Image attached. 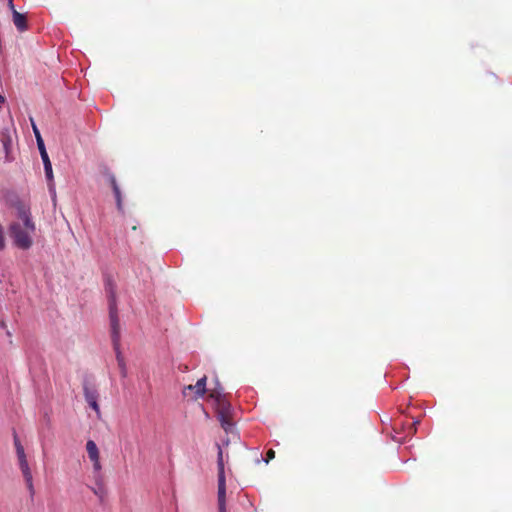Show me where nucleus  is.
Masks as SVG:
<instances>
[{
  "label": "nucleus",
  "instance_id": "obj_26",
  "mask_svg": "<svg viewBox=\"0 0 512 512\" xmlns=\"http://www.w3.org/2000/svg\"><path fill=\"white\" fill-rule=\"evenodd\" d=\"M7 2H8V7H9L11 13L14 14V11H17V10L14 6L13 0H7Z\"/></svg>",
  "mask_w": 512,
  "mask_h": 512
},
{
  "label": "nucleus",
  "instance_id": "obj_13",
  "mask_svg": "<svg viewBox=\"0 0 512 512\" xmlns=\"http://www.w3.org/2000/svg\"><path fill=\"white\" fill-rule=\"evenodd\" d=\"M86 450L90 460H96V458L100 457L98 447L93 440L87 441Z\"/></svg>",
  "mask_w": 512,
  "mask_h": 512
},
{
  "label": "nucleus",
  "instance_id": "obj_19",
  "mask_svg": "<svg viewBox=\"0 0 512 512\" xmlns=\"http://www.w3.org/2000/svg\"><path fill=\"white\" fill-rule=\"evenodd\" d=\"M14 445H15V448H16V453L17 455H19L21 452H25L24 451V447L22 446L20 440H19V437L17 435V433L14 431Z\"/></svg>",
  "mask_w": 512,
  "mask_h": 512
},
{
  "label": "nucleus",
  "instance_id": "obj_24",
  "mask_svg": "<svg viewBox=\"0 0 512 512\" xmlns=\"http://www.w3.org/2000/svg\"><path fill=\"white\" fill-rule=\"evenodd\" d=\"M221 391V395L223 394V388L221 387L220 383L216 381V388L211 392V394L215 393L217 395V392Z\"/></svg>",
  "mask_w": 512,
  "mask_h": 512
},
{
  "label": "nucleus",
  "instance_id": "obj_11",
  "mask_svg": "<svg viewBox=\"0 0 512 512\" xmlns=\"http://www.w3.org/2000/svg\"><path fill=\"white\" fill-rule=\"evenodd\" d=\"M18 217L23 221V224L28 231L32 233L35 231V224L32 220L31 213L27 208L24 206L19 207Z\"/></svg>",
  "mask_w": 512,
  "mask_h": 512
},
{
  "label": "nucleus",
  "instance_id": "obj_7",
  "mask_svg": "<svg viewBox=\"0 0 512 512\" xmlns=\"http://www.w3.org/2000/svg\"><path fill=\"white\" fill-rule=\"evenodd\" d=\"M206 383H207V377L203 376L200 379L197 380L195 385H187L184 386L182 390V394L184 397L189 396L190 392H193L194 395L192 397L193 400H197L201 397H203L206 393Z\"/></svg>",
  "mask_w": 512,
  "mask_h": 512
},
{
  "label": "nucleus",
  "instance_id": "obj_12",
  "mask_svg": "<svg viewBox=\"0 0 512 512\" xmlns=\"http://www.w3.org/2000/svg\"><path fill=\"white\" fill-rule=\"evenodd\" d=\"M12 18L13 23L19 32H24L28 29L27 18L25 14H22L18 11H14V14H12Z\"/></svg>",
  "mask_w": 512,
  "mask_h": 512
},
{
  "label": "nucleus",
  "instance_id": "obj_3",
  "mask_svg": "<svg viewBox=\"0 0 512 512\" xmlns=\"http://www.w3.org/2000/svg\"><path fill=\"white\" fill-rule=\"evenodd\" d=\"M38 150L40 152V156H41V159L43 162L45 177H46V180L48 183V188H49V193L51 194L52 199L55 200L56 190H55L53 169H52V164H51L50 158L48 156V153L46 151L44 142L39 141Z\"/></svg>",
  "mask_w": 512,
  "mask_h": 512
},
{
  "label": "nucleus",
  "instance_id": "obj_25",
  "mask_svg": "<svg viewBox=\"0 0 512 512\" xmlns=\"http://www.w3.org/2000/svg\"><path fill=\"white\" fill-rule=\"evenodd\" d=\"M275 456V452L271 449L267 452V459L265 460L266 463L269 462L270 459H273Z\"/></svg>",
  "mask_w": 512,
  "mask_h": 512
},
{
  "label": "nucleus",
  "instance_id": "obj_22",
  "mask_svg": "<svg viewBox=\"0 0 512 512\" xmlns=\"http://www.w3.org/2000/svg\"><path fill=\"white\" fill-rule=\"evenodd\" d=\"M419 420H414L413 423L409 425L408 434H414L416 432V425L419 424Z\"/></svg>",
  "mask_w": 512,
  "mask_h": 512
},
{
  "label": "nucleus",
  "instance_id": "obj_15",
  "mask_svg": "<svg viewBox=\"0 0 512 512\" xmlns=\"http://www.w3.org/2000/svg\"><path fill=\"white\" fill-rule=\"evenodd\" d=\"M95 482H96V486L95 487H92V491L93 493L99 497V499L102 501L104 496H105V489H104V485H103V482H102V478L100 479H95Z\"/></svg>",
  "mask_w": 512,
  "mask_h": 512
},
{
  "label": "nucleus",
  "instance_id": "obj_20",
  "mask_svg": "<svg viewBox=\"0 0 512 512\" xmlns=\"http://www.w3.org/2000/svg\"><path fill=\"white\" fill-rule=\"evenodd\" d=\"M31 123H32V128H33V132H34V135H35V138H36V142H37V147L39 146V141L40 142H44L42 137H41V134L36 126V124L33 122V120L31 119Z\"/></svg>",
  "mask_w": 512,
  "mask_h": 512
},
{
  "label": "nucleus",
  "instance_id": "obj_21",
  "mask_svg": "<svg viewBox=\"0 0 512 512\" xmlns=\"http://www.w3.org/2000/svg\"><path fill=\"white\" fill-rule=\"evenodd\" d=\"M22 475L24 477V480H25L26 484H30L31 482H33V476H32V473H31L30 469L26 470V471H23Z\"/></svg>",
  "mask_w": 512,
  "mask_h": 512
},
{
  "label": "nucleus",
  "instance_id": "obj_8",
  "mask_svg": "<svg viewBox=\"0 0 512 512\" xmlns=\"http://www.w3.org/2000/svg\"><path fill=\"white\" fill-rule=\"evenodd\" d=\"M15 129L11 127H5L0 132V141L2 142L3 149L5 152V159L7 162H11L13 158L10 157V151L13 143V135Z\"/></svg>",
  "mask_w": 512,
  "mask_h": 512
},
{
  "label": "nucleus",
  "instance_id": "obj_1",
  "mask_svg": "<svg viewBox=\"0 0 512 512\" xmlns=\"http://www.w3.org/2000/svg\"><path fill=\"white\" fill-rule=\"evenodd\" d=\"M217 445V468H218V508L219 512L226 511V478L224 471L223 451L219 444Z\"/></svg>",
  "mask_w": 512,
  "mask_h": 512
},
{
  "label": "nucleus",
  "instance_id": "obj_29",
  "mask_svg": "<svg viewBox=\"0 0 512 512\" xmlns=\"http://www.w3.org/2000/svg\"><path fill=\"white\" fill-rule=\"evenodd\" d=\"M228 444H229V439H226V440L224 441V445H228Z\"/></svg>",
  "mask_w": 512,
  "mask_h": 512
},
{
  "label": "nucleus",
  "instance_id": "obj_9",
  "mask_svg": "<svg viewBox=\"0 0 512 512\" xmlns=\"http://www.w3.org/2000/svg\"><path fill=\"white\" fill-rule=\"evenodd\" d=\"M84 398L88 405L97 413H100V407L98 404V391L94 386L88 384L87 381L83 384Z\"/></svg>",
  "mask_w": 512,
  "mask_h": 512
},
{
  "label": "nucleus",
  "instance_id": "obj_17",
  "mask_svg": "<svg viewBox=\"0 0 512 512\" xmlns=\"http://www.w3.org/2000/svg\"><path fill=\"white\" fill-rule=\"evenodd\" d=\"M17 457H18V462H19V467H20L21 472L29 470L30 468H29L28 461L26 459L25 452H21L19 455H17Z\"/></svg>",
  "mask_w": 512,
  "mask_h": 512
},
{
  "label": "nucleus",
  "instance_id": "obj_2",
  "mask_svg": "<svg viewBox=\"0 0 512 512\" xmlns=\"http://www.w3.org/2000/svg\"><path fill=\"white\" fill-rule=\"evenodd\" d=\"M105 292L108 298L110 327L120 326L116 299V287L110 278H107L105 281Z\"/></svg>",
  "mask_w": 512,
  "mask_h": 512
},
{
  "label": "nucleus",
  "instance_id": "obj_23",
  "mask_svg": "<svg viewBox=\"0 0 512 512\" xmlns=\"http://www.w3.org/2000/svg\"><path fill=\"white\" fill-rule=\"evenodd\" d=\"M26 486L29 491L31 499H33L34 495H35V488H34L33 482H31L30 484H26Z\"/></svg>",
  "mask_w": 512,
  "mask_h": 512
},
{
  "label": "nucleus",
  "instance_id": "obj_10",
  "mask_svg": "<svg viewBox=\"0 0 512 512\" xmlns=\"http://www.w3.org/2000/svg\"><path fill=\"white\" fill-rule=\"evenodd\" d=\"M107 178H108L107 180H108L109 184L111 185V188H112L115 200H116L117 210L123 214L124 207H123V199H122L121 189L117 183V180H116L114 174L108 173Z\"/></svg>",
  "mask_w": 512,
  "mask_h": 512
},
{
  "label": "nucleus",
  "instance_id": "obj_4",
  "mask_svg": "<svg viewBox=\"0 0 512 512\" xmlns=\"http://www.w3.org/2000/svg\"><path fill=\"white\" fill-rule=\"evenodd\" d=\"M11 235L14 244L23 250H28L33 241L27 231L23 230L18 223H14L10 226Z\"/></svg>",
  "mask_w": 512,
  "mask_h": 512
},
{
  "label": "nucleus",
  "instance_id": "obj_16",
  "mask_svg": "<svg viewBox=\"0 0 512 512\" xmlns=\"http://www.w3.org/2000/svg\"><path fill=\"white\" fill-rule=\"evenodd\" d=\"M17 457H18V462H19V467H20L21 472L29 470L30 468H29L28 461L26 459L25 452H21L19 455H17Z\"/></svg>",
  "mask_w": 512,
  "mask_h": 512
},
{
  "label": "nucleus",
  "instance_id": "obj_5",
  "mask_svg": "<svg viewBox=\"0 0 512 512\" xmlns=\"http://www.w3.org/2000/svg\"><path fill=\"white\" fill-rule=\"evenodd\" d=\"M110 330H111V340H112L113 348H114V351L116 354L118 366L121 371V375H122V377H126V375H127L126 364H125L124 358L122 356V353L120 351V339H121L120 326L110 327Z\"/></svg>",
  "mask_w": 512,
  "mask_h": 512
},
{
  "label": "nucleus",
  "instance_id": "obj_14",
  "mask_svg": "<svg viewBox=\"0 0 512 512\" xmlns=\"http://www.w3.org/2000/svg\"><path fill=\"white\" fill-rule=\"evenodd\" d=\"M233 417H227V418H219V422L221 424V427L224 429L226 433H233L235 429V424L233 422Z\"/></svg>",
  "mask_w": 512,
  "mask_h": 512
},
{
  "label": "nucleus",
  "instance_id": "obj_18",
  "mask_svg": "<svg viewBox=\"0 0 512 512\" xmlns=\"http://www.w3.org/2000/svg\"><path fill=\"white\" fill-rule=\"evenodd\" d=\"M91 461L93 463L94 478L95 479L102 478V475H101L102 466L100 463V457L96 458V460H91Z\"/></svg>",
  "mask_w": 512,
  "mask_h": 512
},
{
  "label": "nucleus",
  "instance_id": "obj_27",
  "mask_svg": "<svg viewBox=\"0 0 512 512\" xmlns=\"http://www.w3.org/2000/svg\"><path fill=\"white\" fill-rule=\"evenodd\" d=\"M6 327H7V326H6L5 321H4L3 319H0V328H2V329H6Z\"/></svg>",
  "mask_w": 512,
  "mask_h": 512
},
{
  "label": "nucleus",
  "instance_id": "obj_6",
  "mask_svg": "<svg viewBox=\"0 0 512 512\" xmlns=\"http://www.w3.org/2000/svg\"><path fill=\"white\" fill-rule=\"evenodd\" d=\"M210 397L215 400L217 419L233 417L234 409L232 405L225 399V395H221V391L210 394Z\"/></svg>",
  "mask_w": 512,
  "mask_h": 512
},
{
  "label": "nucleus",
  "instance_id": "obj_28",
  "mask_svg": "<svg viewBox=\"0 0 512 512\" xmlns=\"http://www.w3.org/2000/svg\"><path fill=\"white\" fill-rule=\"evenodd\" d=\"M5 101H6L5 96H3V95H1V94H0V106H1L2 104H4V103H5Z\"/></svg>",
  "mask_w": 512,
  "mask_h": 512
}]
</instances>
